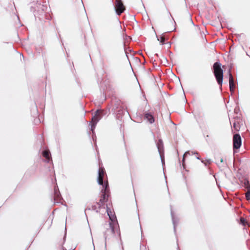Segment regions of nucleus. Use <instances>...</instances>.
<instances>
[{"label": "nucleus", "instance_id": "nucleus-1", "mask_svg": "<svg viewBox=\"0 0 250 250\" xmlns=\"http://www.w3.org/2000/svg\"><path fill=\"white\" fill-rule=\"evenodd\" d=\"M106 211L110 222L109 223V229H107L104 234L105 245H106V239L108 235H113L115 233V229L117 228L118 226L117 220L115 213L112 212L108 208H107Z\"/></svg>", "mask_w": 250, "mask_h": 250}, {"label": "nucleus", "instance_id": "nucleus-2", "mask_svg": "<svg viewBox=\"0 0 250 250\" xmlns=\"http://www.w3.org/2000/svg\"><path fill=\"white\" fill-rule=\"evenodd\" d=\"M221 63L216 62L213 66V72L218 83L221 86L222 84L223 79V71L221 67Z\"/></svg>", "mask_w": 250, "mask_h": 250}, {"label": "nucleus", "instance_id": "nucleus-3", "mask_svg": "<svg viewBox=\"0 0 250 250\" xmlns=\"http://www.w3.org/2000/svg\"><path fill=\"white\" fill-rule=\"evenodd\" d=\"M104 186L105 187V188H102L101 190L102 195L100 201L99 202L97 203V205L98 206V208H102L103 206L104 203L107 201V197L108 196V185L105 183Z\"/></svg>", "mask_w": 250, "mask_h": 250}, {"label": "nucleus", "instance_id": "nucleus-4", "mask_svg": "<svg viewBox=\"0 0 250 250\" xmlns=\"http://www.w3.org/2000/svg\"><path fill=\"white\" fill-rule=\"evenodd\" d=\"M102 111L101 110H97L92 119V124L91 126V129L93 132L94 129L95 128L97 123L101 118V114L102 113Z\"/></svg>", "mask_w": 250, "mask_h": 250}, {"label": "nucleus", "instance_id": "nucleus-5", "mask_svg": "<svg viewBox=\"0 0 250 250\" xmlns=\"http://www.w3.org/2000/svg\"><path fill=\"white\" fill-rule=\"evenodd\" d=\"M104 173H105V172H104V168L100 167L99 168L98 176L97 181H98V183L99 185H102L103 188H105V187L104 186L105 183L108 185V183L107 182H104H104H103V178H104Z\"/></svg>", "mask_w": 250, "mask_h": 250}, {"label": "nucleus", "instance_id": "nucleus-6", "mask_svg": "<svg viewBox=\"0 0 250 250\" xmlns=\"http://www.w3.org/2000/svg\"><path fill=\"white\" fill-rule=\"evenodd\" d=\"M115 8L118 15H121L125 11V8L121 0H117L116 1Z\"/></svg>", "mask_w": 250, "mask_h": 250}, {"label": "nucleus", "instance_id": "nucleus-7", "mask_svg": "<svg viewBox=\"0 0 250 250\" xmlns=\"http://www.w3.org/2000/svg\"><path fill=\"white\" fill-rule=\"evenodd\" d=\"M233 148L238 149L241 146V138L239 134H236L233 136Z\"/></svg>", "mask_w": 250, "mask_h": 250}, {"label": "nucleus", "instance_id": "nucleus-8", "mask_svg": "<svg viewBox=\"0 0 250 250\" xmlns=\"http://www.w3.org/2000/svg\"><path fill=\"white\" fill-rule=\"evenodd\" d=\"M157 146L158 150V151L159 152L161 161L163 164L164 163V150H163V142L161 140H159L158 142L157 143Z\"/></svg>", "mask_w": 250, "mask_h": 250}, {"label": "nucleus", "instance_id": "nucleus-9", "mask_svg": "<svg viewBox=\"0 0 250 250\" xmlns=\"http://www.w3.org/2000/svg\"><path fill=\"white\" fill-rule=\"evenodd\" d=\"M229 85L230 91L231 92H233L234 88V83L233 81V77L230 72H229Z\"/></svg>", "mask_w": 250, "mask_h": 250}, {"label": "nucleus", "instance_id": "nucleus-10", "mask_svg": "<svg viewBox=\"0 0 250 250\" xmlns=\"http://www.w3.org/2000/svg\"><path fill=\"white\" fill-rule=\"evenodd\" d=\"M145 118L150 124H152L155 121L153 116L150 113H146L145 115Z\"/></svg>", "mask_w": 250, "mask_h": 250}, {"label": "nucleus", "instance_id": "nucleus-11", "mask_svg": "<svg viewBox=\"0 0 250 250\" xmlns=\"http://www.w3.org/2000/svg\"><path fill=\"white\" fill-rule=\"evenodd\" d=\"M245 184L247 188V191L246 193V198L247 200H250V185L248 181L245 182Z\"/></svg>", "mask_w": 250, "mask_h": 250}, {"label": "nucleus", "instance_id": "nucleus-12", "mask_svg": "<svg viewBox=\"0 0 250 250\" xmlns=\"http://www.w3.org/2000/svg\"><path fill=\"white\" fill-rule=\"evenodd\" d=\"M42 155L46 159L47 162H49L50 159V154L49 151L48 150L43 151L42 152Z\"/></svg>", "mask_w": 250, "mask_h": 250}, {"label": "nucleus", "instance_id": "nucleus-13", "mask_svg": "<svg viewBox=\"0 0 250 250\" xmlns=\"http://www.w3.org/2000/svg\"><path fill=\"white\" fill-rule=\"evenodd\" d=\"M54 194L55 198H57V199H59L60 195V192L59 191H57V189L56 188H54Z\"/></svg>", "mask_w": 250, "mask_h": 250}, {"label": "nucleus", "instance_id": "nucleus-14", "mask_svg": "<svg viewBox=\"0 0 250 250\" xmlns=\"http://www.w3.org/2000/svg\"><path fill=\"white\" fill-rule=\"evenodd\" d=\"M158 40L160 41L161 44H164L165 38L163 37H160L158 38Z\"/></svg>", "mask_w": 250, "mask_h": 250}, {"label": "nucleus", "instance_id": "nucleus-15", "mask_svg": "<svg viewBox=\"0 0 250 250\" xmlns=\"http://www.w3.org/2000/svg\"><path fill=\"white\" fill-rule=\"evenodd\" d=\"M171 216H172V218L173 223V225H174V229H175V221L174 220V216H173V212L172 211L171 212Z\"/></svg>", "mask_w": 250, "mask_h": 250}, {"label": "nucleus", "instance_id": "nucleus-16", "mask_svg": "<svg viewBox=\"0 0 250 250\" xmlns=\"http://www.w3.org/2000/svg\"><path fill=\"white\" fill-rule=\"evenodd\" d=\"M189 154H190L189 152H185V153L184 154V155L183 156V163L184 162L185 159L186 157H187Z\"/></svg>", "mask_w": 250, "mask_h": 250}, {"label": "nucleus", "instance_id": "nucleus-17", "mask_svg": "<svg viewBox=\"0 0 250 250\" xmlns=\"http://www.w3.org/2000/svg\"><path fill=\"white\" fill-rule=\"evenodd\" d=\"M233 126L235 128V129L238 130V126L237 125L236 123H233Z\"/></svg>", "mask_w": 250, "mask_h": 250}, {"label": "nucleus", "instance_id": "nucleus-18", "mask_svg": "<svg viewBox=\"0 0 250 250\" xmlns=\"http://www.w3.org/2000/svg\"><path fill=\"white\" fill-rule=\"evenodd\" d=\"M240 221L242 224L245 225L246 220L243 218H241L240 219Z\"/></svg>", "mask_w": 250, "mask_h": 250}, {"label": "nucleus", "instance_id": "nucleus-19", "mask_svg": "<svg viewBox=\"0 0 250 250\" xmlns=\"http://www.w3.org/2000/svg\"><path fill=\"white\" fill-rule=\"evenodd\" d=\"M207 163H208V164H210L211 163V160H208L207 161Z\"/></svg>", "mask_w": 250, "mask_h": 250}, {"label": "nucleus", "instance_id": "nucleus-20", "mask_svg": "<svg viewBox=\"0 0 250 250\" xmlns=\"http://www.w3.org/2000/svg\"><path fill=\"white\" fill-rule=\"evenodd\" d=\"M197 159H200V158L198 157H197Z\"/></svg>", "mask_w": 250, "mask_h": 250}]
</instances>
